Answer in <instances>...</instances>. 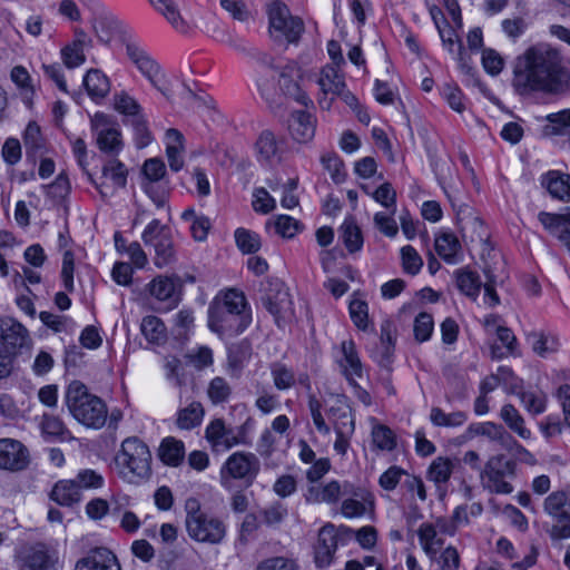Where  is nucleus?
Masks as SVG:
<instances>
[{
    "label": "nucleus",
    "mask_w": 570,
    "mask_h": 570,
    "mask_svg": "<svg viewBox=\"0 0 570 570\" xmlns=\"http://www.w3.org/2000/svg\"><path fill=\"white\" fill-rule=\"evenodd\" d=\"M567 79L561 52L549 45H535L518 56L513 65L512 87L521 97L534 94L559 95Z\"/></svg>",
    "instance_id": "f257e3e1"
},
{
    "label": "nucleus",
    "mask_w": 570,
    "mask_h": 570,
    "mask_svg": "<svg viewBox=\"0 0 570 570\" xmlns=\"http://www.w3.org/2000/svg\"><path fill=\"white\" fill-rule=\"evenodd\" d=\"M252 323V312L243 292L218 294L208 307V327L219 336H236Z\"/></svg>",
    "instance_id": "f03ea898"
},
{
    "label": "nucleus",
    "mask_w": 570,
    "mask_h": 570,
    "mask_svg": "<svg viewBox=\"0 0 570 570\" xmlns=\"http://www.w3.org/2000/svg\"><path fill=\"white\" fill-rule=\"evenodd\" d=\"M66 405L70 414L82 425L99 430L108 417L106 403L97 395L91 394L80 381H72L65 395Z\"/></svg>",
    "instance_id": "7ed1b4c3"
},
{
    "label": "nucleus",
    "mask_w": 570,
    "mask_h": 570,
    "mask_svg": "<svg viewBox=\"0 0 570 570\" xmlns=\"http://www.w3.org/2000/svg\"><path fill=\"white\" fill-rule=\"evenodd\" d=\"M120 476L129 483L139 484L151 475V453L138 438H127L115 459Z\"/></svg>",
    "instance_id": "20e7f679"
},
{
    "label": "nucleus",
    "mask_w": 570,
    "mask_h": 570,
    "mask_svg": "<svg viewBox=\"0 0 570 570\" xmlns=\"http://www.w3.org/2000/svg\"><path fill=\"white\" fill-rule=\"evenodd\" d=\"M185 510L186 529L191 539L210 544L222 542L226 534V528L222 520L202 511L198 500L193 498L186 501Z\"/></svg>",
    "instance_id": "39448f33"
},
{
    "label": "nucleus",
    "mask_w": 570,
    "mask_h": 570,
    "mask_svg": "<svg viewBox=\"0 0 570 570\" xmlns=\"http://www.w3.org/2000/svg\"><path fill=\"white\" fill-rule=\"evenodd\" d=\"M269 36L277 43H297L304 32V21L293 16L282 1H273L267 8Z\"/></svg>",
    "instance_id": "423d86ee"
},
{
    "label": "nucleus",
    "mask_w": 570,
    "mask_h": 570,
    "mask_svg": "<svg viewBox=\"0 0 570 570\" xmlns=\"http://www.w3.org/2000/svg\"><path fill=\"white\" fill-rule=\"evenodd\" d=\"M261 471V461L253 452L237 451L230 454L219 471L223 488L230 490L234 480H239L250 487Z\"/></svg>",
    "instance_id": "0eeeda50"
},
{
    "label": "nucleus",
    "mask_w": 570,
    "mask_h": 570,
    "mask_svg": "<svg viewBox=\"0 0 570 570\" xmlns=\"http://www.w3.org/2000/svg\"><path fill=\"white\" fill-rule=\"evenodd\" d=\"M515 461L504 454L492 455L481 472L483 488L491 493L510 494L513 485L510 479L515 476Z\"/></svg>",
    "instance_id": "6e6552de"
},
{
    "label": "nucleus",
    "mask_w": 570,
    "mask_h": 570,
    "mask_svg": "<svg viewBox=\"0 0 570 570\" xmlns=\"http://www.w3.org/2000/svg\"><path fill=\"white\" fill-rule=\"evenodd\" d=\"M262 303L273 315L278 327L294 317L293 303L285 284L278 278H268L264 283Z\"/></svg>",
    "instance_id": "1a4fd4ad"
},
{
    "label": "nucleus",
    "mask_w": 570,
    "mask_h": 570,
    "mask_svg": "<svg viewBox=\"0 0 570 570\" xmlns=\"http://www.w3.org/2000/svg\"><path fill=\"white\" fill-rule=\"evenodd\" d=\"M142 242L155 249V265L158 268L170 265L176 259V250L171 238L170 228L161 225L160 220L153 219L141 235Z\"/></svg>",
    "instance_id": "9d476101"
},
{
    "label": "nucleus",
    "mask_w": 570,
    "mask_h": 570,
    "mask_svg": "<svg viewBox=\"0 0 570 570\" xmlns=\"http://www.w3.org/2000/svg\"><path fill=\"white\" fill-rule=\"evenodd\" d=\"M126 55L139 72L163 95L166 92L159 86V78L164 76L160 65L135 41L125 43Z\"/></svg>",
    "instance_id": "9b49d317"
},
{
    "label": "nucleus",
    "mask_w": 570,
    "mask_h": 570,
    "mask_svg": "<svg viewBox=\"0 0 570 570\" xmlns=\"http://www.w3.org/2000/svg\"><path fill=\"white\" fill-rule=\"evenodd\" d=\"M0 341L2 347L13 356L31 343L28 330L12 317L0 318Z\"/></svg>",
    "instance_id": "f8f14e48"
},
{
    "label": "nucleus",
    "mask_w": 570,
    "mask_h": 570,
    "mask_svg": "<svg viewBox=\"0 0 570 570\" xmlns=\"http://www.w3.org/2000/svg\"><path fill=\"white\" fill-rule=\"evenodd\" d=\"M205 439L216 453L228 451L244 442L243 438H235V431L228 428L223 419H215L206 426Z\"/></svg>",
    "instance_id": "ddd939ff"
},
{
    "label": "nucleus",
    "mask_w": 570,
    "mask_h": 570,
    "mask_svg": "<svg viewBox=\"0 0 570 570\" xmlns=\"http://www.w3.org/2000/svg\"><path fill=\"white\" fill-rule=\"evenodd\" d=\"M29 464V451L18 440H0V468L10 471H21Z\"/></svg>",
    "instance_id": "4468645a"
},
{
    "label": "nucleus",
    "mask_w": 570,
    "mask_h": 570,
    "mask_svg": "<svg viewBox=\"0 0 570 570\" xmlns=\"http://www.w3.org/2000/svg\"><path fill=\"white\" fill-rule=\"evenodd\" d=\"M22 570H50L55 566V558L43 543L28 544L18 553Z\"/></svg>",
    "instance_id": "2eb2a0df"
},
{
    "label": "nucleus",
    "mask_w": 570,
    "mask_h": 570,
    "mask_svg": "<svg viewBox=\"0 0 570 570\" xmlns=\"http://www.w3.org/2000/svg\"><path fill=\"white\" fill-rule=\"evenodd\" d=\"M337 549V533L333 524H326L318 531L314 547V561L317 568H327Z\"/></svg>",
    "instance_id": "dca6fc26"
},
{
    "label": "nucleus",
    "mask_w": 570,
    "mask_h": 570,
    "mask_svg": "<svg viewBox=\"0 0 570 570\" xmlns=\"http://www.w3.org/2000/svg\"><path fill=\"white\" fill-rule=\"evenodd\" d=\"M76 570H121L117 556L106 547L90 549L76 563Z\"/></svg>",
    "instance_id": "f3484780"
},
{
    "label": "nucleus",
    "mask_w": 570,
    "mask_h": 570,
    "mask_svg": "<svg viewBox=\"0 0 570 570\" xmlns=\"http://www.w3.org/2000/svg\"><path fill=\"white\" fill-rule=\"evenodd\" d=\"M99 115H96L94 127L96 129V144L100 151L111 157H116L124 148L121 132L117 127L100 125Z\"/></svg>",
    "instance_id": "a211bd4d"
},
{
    "label": "nucleus",
    "mask_w": 570,
    "mask_h": 570,
    "mask_svg": "<svg viewBox=\"0 0 570 570\" xmlns=\"http://www.w3.org/2000/svg\"><path fill=\"white\" fill-rule=\"evenodd\" d=\"M342 358L338 360V365L343 375L346 377L352 386H356L355 377L362 376V363L356 352L355 343L352 340L343 341L341 343Z\"/></svg>",
    "instance_id": "6ab92c4d"
},
{
    "label": "nucleus",
    "mask_w": 570,
    "mask_h": 570,
    "mask_svg": "<svg viewBox=\"0 0 570 570\" xmlns=\"http://www.w3.org/2000/svg\"><path fill=\"white\" fill-rule=\"evenodd\" d=\"M288 129L295 141L306 144L311 141L315 135L316 121L311 114L297 110L291 115Z\"/></svg>",
    "instance_id": "aec40b11"
},
{
    "label": "nucleus",
    "mask_w": 570,
    "mask_h": 570,
    "mask_svg": "<svg viewBox=\"0 0 570 570\" xmlns=\"http://www.w3.org/2000/svg\"><path fill=\"white\" fill-rule=\"evenodd\" d=\"M539 222L553 236H557L564 245L570 239V208L566 214H551L540 212Z\"/></svg>",
    "instance_id": "412c9836"
},
{
    "label": "nucleus",
    "mask_w": 570,
    "mask_h": 570,
    "mask_svg": "<svg viewBox=\"0 0 570 570\" xmlns=\"http://www.w3.org/2000/svg\"><path fill=\"white\" fill-rule=\"evenodd\" d=\"M261 161L273 164L278 163L282 157V149L275 134L268 129L263 130L255 144Z\"/></svg>",
    "instance_id": "4be33fe9"
},
{
    "label": "nucleus",
    "mask_w": 570,
    "mask_h": 570,
    "mask_svg": "<svg viewBox=\"0 0 570 570\" xmlns=\"http://www.w3.org/2000/svg\"><path fill=\"white\" fill-rule=\"evenodd\" d=\"M90 42L91 40L87 37L85 31L77 30L75 40L61 50V57L66 67L76 68L83 63L86 60L83 51Z\"/></svg>",
    "instance_id": "5701e85b"
},
{
    "label": "nucleus",
    "mask_w": 570,
    "mask_h": 570,
    "mask_svg": "<svg viewBox=\"0 0 570 570\" xmlns=\"http://www.w3.org/2000/svg\"><path fill=\"white\" fill-rule=\"evenodd\" d=\"M542 185L557 199L570 202V175L551 170L542 178Z\"/></svg>",
    "instance_id": "b1692460"
},
{
    "label": "nucleus",
    "mask_w": 570,
    "mask_h": 570,
    "mask_svg": "<svg viewBox=\"0 0 570 570\" xmlns=\"http://www.w3.org/2000/svg\"><path fill=\"white\" fill-rule=\"evenodd\" d=\"M149 293L153 297L161 302H168V307L178 304V296L176 295V284L171 277L158 276L148 284Z\"/></svg>",
    "instance_id": "393cba45"
},
{
    "label": "nucleus",
    "mask_w": 570,
    "mask_h": 570,
    "mask_svg": "<svg viewBox=\"0 0 570 570\" xmlns=\"http://www.w3.org/2000/svg\"><path fill=\"white\" fill-rule=\"evenodd\" d=\"M454 277L458 289L472 301H476L482 287L479 274L468 267H463L454 272Z\"/></svg>",
    "instance_id": "a878e982"
},
{
    "label": "nucleus",
    "mask_w": 570,
    "mask_h": 570,
    "mask_svg": "<svg viewBox=\"0 0 570 570\" xmlns=\"http://www.w3.org/2000/svg\"><path fill=\"white\" fill-rule=\"evenodd\" d=\"M469 432L487 436L491 441L498 442L502 448L513 444V436L502 425L493 422L471 424Z\"/></svg>",
    "instance_id": "bb28decb"
},
{
    "label": "nucleus",
    "mask_w": 570,
    "mask_h": 570,
    "mask_svg": "<svg viewBox=\"0 0 570 570\" xmlns=\"http://www.w3.org/2000/svg\"><path fill=\"white\" fill-rule=\"evenodd\" d=\"M454 466L455 460L448 456H438L431 462L426 478L434 482L438 489H440L451 479Z\"/></svg>",
    "instance_id": "cd10ccee"
},
{
    "label": "nucleus",
    "mask_w": 570,
    "mask_h": 570,
    "mask_svg": "<svg viewBox=\"0 0 570 570\" xmlns=\"http://www.w3.org/2000/svg\"><path fill=\"white\" fill-rule=\"evenodd\" d=\"M83 86L88 95L95 100L105 98L110 91L108 77L98 69H90L86 73Z\"/></svg>",
    "instance_id": "c85d7f7f"
},
{
    "label": "nucleus",
    "mask_w": 570,
    "mask_h": 570,
    "mask_svg": "<svg viewBox=\"0 0 570 570\" xmlns=\"http://www.w3.org/2000/svg\"><path fill=\"white\" fill-rule=\"evenodd\" d=\"M435 250L446 263L455 264L461 254V244L454 234L443 233L435 238Z\"/></svg>",
    "instance_id": "c756f323"
},
{
    "label": "nucleus",
    "mask_w": 570,
    "mask_h": 570,
    "mask_svg": "<svg viewBox=\"0 0 570 570\" xmlns=\"http://www.w3.org/2000/svg\"><path fill=\"white\" fill-rule=\"evenodd\" d=\"M158 455L165 464L178 466L185 458L184 443L180 440L168 436L163 440Z\"/></svg>",
    "instance_id": "7c9ffc66"
},
{
    "label": "nucleus",
    "mask_w": 570,
    "mask_h": 570,
    "mask_svg": "<svg viewBox=\"0 0 570 570\" xmlns=\"http://www.w3.org/2000/svg\"><path fill=\"white\" fill-rule=\"evenodd\" d=\"M51 499L60 505L70 507L81 499V493L73 480H62L56 483Z\"/></svg>",
    "instance_id": "2f4dec72"
},
{
    "label": "nucleus",
    "mask_w": 570,
    "mask_h": 570,
    "mask_svg": "<svg viewBox=\"0 0 570 570\" xmlns=\"http://www.w3.org/2000/svg\"><path fill=\"white\" fill-rule=\"evenodd\" d=\"M317 82L325 96L340 94L346 87L343 75L338 72V68L332 65L322 68Z\"/></svg>",
    "instance_id": "473e14b6"
},
{
    "label": "nucleus",
    "mask_w": 570,
    "mask_h": 570,
    "mask_svg": "<svg viewBox=\"0 0 570 570\" xmlns=\"http://www.w3.org/2000/svg\"><path fill=\"white\" fill-rule=\"evenodd\" d=\"M149 3L160 12L167 21L179 32L187 31V24L180 16L178 7L174 0H148Z\"/></svg>",
    "instance_id": "72a5a7b5"
},
{
    "label": "nucleus",
    "mask_w": 570,
    "mask_h": 570,
    "mask_svg": "<svg viewBox=\"0 0 570 570\" xmlns=\"http://www.w3.org/2000/svg\"><path fill=\"white\" fill-rule=\"evenodd\" d=\"M205 410L199 402H191L186 407L179 410L176 424L179 429L191 430L198 426L204 417Z\"/></svg>",
    "instance_id": "f704fd0d"
},
{
    "label": "nucleus",
    "mask_w": 570,
    "mask_h": 570,
    "mask_svg": "<svg viewBox=\"0 0 570 570\" xmlns=\"http://www.w3.org/2000/svg\"><path fill=\"white\" fill-rule=\"evenodd\" d=\"M503 422L522 439H530L531 432L525 428L524 419L512 404H505L500 412Z\"/></svg>",
    "instance_id": "c9c22d12"
},
{
    "label": "nucleus",
    "mask_w": 570,
    "mask_h": 570,
    "mask_svg": "<svg viewBox=\"0 0 570 570\" xmlns=\"http://www.w3.org/2000/svg\"><path fill=\"white\" fill-rule=\"evenodd\" d=\"M419 541L424 552L430 556L441 550L444 541L438 537V530L432 523H422L417 530Z\"/></svg>",
    "instance_id": "e433bc0d"
},
{
    "label": "nucleus",
    "mask_w": 570,
    "mask_h": 570,
    "mask_svg": "<svg viewBox=\"0 0 570 570\" xmlns=\"http://www.w3.org/2000/svg\"><path fill=\"white\" fill-rule=\"evenodd\" d=\"M140 330L142 335L150 343L160 344L166 340V326L157 316L148 315L144 317Z\"/></svg>",
    "instance_id": "4c0bfd02"
},
{
    "label": "nucleus",
    "mask_w": 570,
    "mask_h": 570,
    "mask_svg": "<svg viewBox=\"0 0 570 570\" xmlns=\"http://www.w3.org/2000/svg\"><path fill=\"white\" fill-rule=\"evenodd\" d=\"M529 337L532 338L533 351L540 356L554 353L560 346L558 336L552 333L533 332Z\"/></svg>",
    "instance_id": "58836bf2"
},
{
    "label": "nucleus",
    "mask_w": 570,
    "mask_h": 570,
    "mask_svg": "<svg viewBox=\"0 0 570 570\" xmlns=\"http://www.w3.org/2000/svg\"><path fill=\"white\" fill-rule=\"evenodd\" d=\"M430 560L438 566V570H458L460 556L458 550L449 546L445 549L436 550L429 556Z\"/></svg>",
    "instance_id": "ea45409f"
},
{
    "label": "nucleus",
    "mask_w": 570,
    "mask_h": 570,
    "mask_svg": "<svg viewBox=\"0 0 570 570\" xmlns=\"http://www.w3.org/2000/svg\"><path fill=\"white\" fill-rule=\"evenodd\" d=\"M466 419V414L462 411L446 414L440 407H432L430 413V420L435 426L455 428L462 425Z\"/></svg>",
    "instance_id": "a19ab883"
},
{
    "label": "nucleus",
    "mask_w": 570,
    "mask_h": 570,
    "mask_svg": "<svg viewBox=\"0 0 570 570\" xmlns=\"http://www.w3.org/2000/svg\"><path fill=\"white\" fill-rule=\"evenodd\" d=\"M42 434L48 439L65 440L69 434L63 422L55 415L43 414L40 422Z\"/></svg>",
    "instance_id": "79ce46f5"
},
{
    "label": "nucleus",
    "mask_w": 570,
    "mask_h": 570,
    "mask_svg": "<svg viewBox=\"0 0 570 570\" xmlns=\"http://www.w3.org/2000/svg\"><path fill=\"white\" fill-rule=\"evenodd\" d=\"M341 232L343 243L348 252L355 253L362 248V233L353 219H346L341 227Z\"/></svg>",
    "instance_id": "37998d69"
},
{
    "label": "nucleus",
    "mask_w": 570,
    "mask_h": 570,
    "mask_svg": "<svg viewBox=\"0 0 570 570\" xmlns=\"http://www.w3.org/2000/svg\"><path fill=\"white\" fill-rule=\"evenodd\" d=\"M127 169L116 158L108 160L102 167V176L109 178L116 188H124L127 184Z\"/></svg>",
    "instance_id": "c03bdc74"
},
{
    "label": "nucleus",
    "mask_w": 570,
    "mask_h": 570,
    "mask_svg": "<svg viewBox=\"0 0 570 570\" xmlns=\"http://www.w3.org/2000/svg\"><path fill=\"white\" fill-rule=\"evenodd\" d=\"M373 444L382 451H393L396 448V436L386 425L377 424L372 429Z\"/></svg>",
    "instance_id": "a18cd8bd"
},
{
    "label": "nucleus",
    "mask_w": 570,
    "mask_h": 570,
    "mask_svg": "<svg viewBox=\"0 0 570 570\" xmlns=\"http://www.w3.org/2000/svg\"><path fill=\"white\" fill-rule=\"evenodd\" d=\"M235 240L237 247L244 254H254L261 248V238L258 234L245 228H237L235 230Z\"/></svg>",
    "instance_id": "49530a36"
},
{
    "label": "nucleus",
    "mask_w": 570,
    "mask_h": 570,
    "mask_svg": "<svg viewBox=\"0 0 570 570\" xmlns=\"http://www.w3.org/2000/svg\"><path fill=\"white\" fill-rule=\"evenodd\" d=\"M230 394L232 387L225 379L216 376L209 382L207 395L213 404L226 402Z\"/></svg>",
    "instance_id": "de8ad7c7"
},
{
    "label": "nucleus",
    "mask_w": 570,
    "mask_h": 570,
    "mask_svg": "<svg viewBox=\"0 0 570 570\" xmlns=\"http://www.w3.org/2000/svg\"><path fill=\"white\" fill-rule=\"evenodd\" d=\"M546 120L550 124L543 129L546 135H562L566 128H570V109L549 114Z\"/></svg>",
    "instance_id": "09e8293b"
},
{
    "label": "nucleus",
    "mask_w": 570,
    "mask_h": 570,
    "mask_svg": "<svg viewBox=\"0 0 570 570\" xmlns=\"http://www.w3.org/2000/svg\"><path fill=\"white\" fill-rule=\"evenodd\" d=\"M72 151L78 160V165L87 174L88 179L96 186L101 196H107L108 193L105 190V184H97L92 178V175L87 169V145L82 138H77L72 144Z\"/></svg>",
    "instance_id": "8fccbe9b"
},
{
    "label": "nucleus",
    "mask_w": 570,
    "mask_h": 570,
    "mask_svg": "<svg viewBox=\"0 0 570 570\" xmlns=\"http://www.w3.org/2000/svg\"><path fill=\"white\" fill-rule=\"evenodd\" d=\"M255 570H301L297 561L293 558L277 556L262 560Z\"/></svg>",
    "instance_id": "3c124183"
},
{
    "label": "nucleus",
    "mask_w": 570,
    "mask_h": 570,
    "mask_svg": "<svg viewBox=\"0 0 570 570\" xmlns=\"http://www.w3.org/2000/svg\"><path fill=\"white\" fill-rule=\"evenodd\" d=\"M23 142L28 154H37L43 148V138L36 121H30L23 134Z\"/></svg>",
    "instance_id": "603ef678"
},
{
    "label": "nucleus",
    "mask_w": 570,
    "mask_h": 570,
    "mask_svg": "<svg viewBox=\"0 0 570 570\" xmlns=\"http://www.w3.org/2000/svg\"><path fill=\"white\" fill-rule=\"evenodd\" d=\"M114 107L118 112L131 116L132 118L139 116L141 110L137 100L125 91L115 95Z\"/></svg>",
    "instance_id": "864d4df0"
},
{
    "label": "nucleus",
    "mask_w": 570,
    "mask_h": 570,
    "mask_svg": "<svg viewBox=\"0 0 570 570\" xmlns=\"http://www.w3.org/2000/svg\"><path fill=\"white\" fill-rule=\"evenodd\" d=\"M401 256L402 266L405 273L416 275L421 271L423 261L414 247L410 245L402 247Z\"/></svg>",
    "instance_id": "5fc2aeb1"
},
{
    "label": "nucleus",
    "mask_w": 570,
    "mask_h": 570,
    "mask_svg": "<svg viewBox=\"0 0 570 570\" xmlns=\"http://www.w3.org/2000/svg\"><path fill=\"white\" fill-rule=\"evenodd\" d=\"M434 322L432 315L420 313L414 320V337L419 343L430 340L433 333Z\"/></svg>",
    "instance_id": "6e6d98bb"
},
{
    "label": "nucleus",
    "mask_w": 570,
    "mask_h": 570,
    "mask_svg": "<svg viewBox=\"0 0 570 570\" xmlns=\"http://www.w3.org/2000/svg\"><path fill=\"white\" fill-rule=\"evenodd\" d=\"M166 377L175 385L181 386L185 384V370L181 361L176 356H167L165 358Z\"/></svg>",
    "instance_id": "4d7b16f0"
},
{
    "label": "nucleus",
    "mask_w": 570,
    "mask_h": 570,
    "mask_svg": "<svg viewBox=\"0 0 570 570\" xmlns=\"http://www.w3.org/2000/svg\"><path fill=\"white\" fill-rule=\"evenodd\" d=\"M372 197L387 209L395 213L396 207V191L390 183H383L373 193Z\"/></svg>",
    "instance_id": "13d9d810"
},
{
    "label": "nucleus",
    "mask_w": 570,
    "mask_h": 570,
    "mask_svg": "<svg viewBox=\"0 0 570 570\" xmlns=\"http://www.w3.org/2000/svg\"><path fill=\"white\" fill-rule=\"evenodd\" d=\"M73 481L78 485L79 491L81 489H99L104 485L102 475L91 469L80 470Z\"/></svg>",
    "instance_id": "bf43d9fd"
},
{
    "label": "nucleus",
    "mask_w": 570,
    "mask_h": 570,
    "mask_svg": "<svg viewBox=\"0 0 570 570\" xmlns=\"http://www.w3.org/2000/svg\"><path fill=\"white\" fill-rule=\"evenodd\" d=\"M350 315L354 325L362 331H366L368 326L367 304L362 299H353L350 303Z\"/></svg>",
    "instance_id": "052dcab7"
},
{
    "label": "nucleus",
    "mask_w": 570,
    "mask_h": 570,
    "mask_svg": "<svg viewBox=\"0 0 570 570\" xmlns=\"http://www.w3.org/2000/svg\"><path fill=\"white\" fill-rule=\"evenodd\" d=\"M130 124L134 128L136 146L138 148H144L148 146L153 140V136L148 129L147 120L145 119V117L142 115H139L132 118L130 120Z\"/></svg>",
    "instance_id": "680f3d73"
},
{
    "label": "nucleus",
    "mask_w": 570,
    "mask_h": 570,
    "mask_svg": "<svg viewBox=\"0 0 570 570\" xmlns=\"http://www.w3.org/2000/svg\"><path fill=\"white\" fill-rule=\"evenodd\" d=\"M253 208L256 213L268 214L276 207L275 199L265 188H256L253 193Z\"/></svg>",
    "instance_id": "e2e57ef3"
},
{
    "label": "nucleus",
    "mask_w": 570,
    "mask_h": 570,
    "mask_svg": "<svg viewBox=\"0 0 570 570\" xmlns=\"http://www.w3.org/2000/svg\"><path fill=\"white\" fill-rule=\"evenodd\" d=\"M569 498L564 491H556L547 497L544 500V510L551 517L561 515L567 513L563 508Z\"/></svg>",
    "instance_id": "0e129e2a"
},
{
    "label": "nucleus",
    "mask_w": 570,
    "mask_h": 570,
    "mask_svg": "<svg viewBox=\"0 0 570 570\" xmlns=\"http://www.w3.org/2000/svg\"><path fill=\"white\" fill-rule=\"evenodd\" d=\"M146 181L159 183L166 174L165 163L159 158H149L142 165Z\"/></svg>",
    "instance_id": "69168bd1"
},
{
    "label": "nucleus",
    "mask_w": 570,
    "mask_h": 570,
    "mask_svg": "<svg viewBox=\"0 0 570 570\" xmlns=\"http://www.w3.org/2000/svg\"><path fill=\"white\" fill-rule=\"evenodd\" d=\"M272 376L278 390H287L295 384L294 373L283 364H275L272 367Z\"/></svg>",
    "instance_id": "338daca9"
},
{
    "label": "nucleus",
    "mask_w": 570,
    "mask_h": 570,
    "mask_svg": "<svg viewBox=\"0 0 570 570\" xmlns=\"http://www.w3.org/2000/svg\"><path fill=\"white\" fill-rule=\"evenodd\" d=\"M552 518L554 519V522L549 530L550 537L552 539L570 538V514L563 513Z\"/></svg>",
    "instance_id": "774afa93"
}]
</instances>
